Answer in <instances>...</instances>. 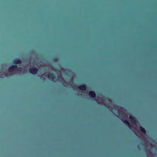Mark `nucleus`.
I'll return each mask as SVG.
<instances>
[{
	"mask_svg": "<svg viewBox=\"0 0 157 157\" xmlns=\"http://www.w3.org/2000/svg\"><path fill=\"white\" fill-rule=\"evenodd\" d=\"M139 128L140 131L144 134L146 133V131L142 127L140 126Z\"/></svg>",
	"mask_w": 157,
	"mask_h": 157,
	"instance_id": "obj_10",
	"label": "nucleus"
},
{
	"mask_svg": "<svg viewBox=\"0 0 157 157\" xmlns=\"http://www.w3.org/2000/svg\"><path fill=\"white\" fill-rule=\"evenodd\" d=\"M48 78L51 80H53L55 78V75L54 74L52 73H49L48 75Z\"/></svg>",
	"mask_w": 157,
	"mask_h": 157,
	"instance_id": "obj_6",
	"label": "nucleus"
},
{
	"mask_svg": "<svg viewBox=\"0 0 157 157\" xmlns=\"http://www.w3.org/2000/svg\"><path fill=\"white\" fill-rule=\"evenodd\" d=\"M29 72L33 75H36L38 72V69L35 67H32L29 70Z\"/></svg>",
	"mask_w": 157,
	"mask_h": 157,
	"instance_id": "obj_3",
	"label": "nucleus"
},
{
	"mask_svg": "<svg viewBox=\"0 0 157 157\" xmlns=\"http://www.w3.org/2000/svg\"><path fill=\"white\" fill-rule=\"evenodd\" d=\"M18 67L16 65H13L9 67L8 71L10 72H12L14 70L18 69Z\"/></svg>",
	"mask_w": 157,
	"mask_h": 157,
	"instance_id": "obj_2",
	"label": "nucleus"
},
{
	"mask_svg": "<svg viewBox=\"0 0 157 157\" xmlns=\"http://www.w3.org/2000/svg\"><path fill=\"white\" fill-rule=\"evenodd\" d=\"M157 64V61L156 60V59H155V67H156V64ZM155 71H156V69H155Z\"/></svg>",
	"mask_w": 157,
	"mask_h": 157,
	"instance_id": "obj_11",
	"label": "nucleus"
},
{
	"mask_svg": "<svg viewBox=\"0 0 157 157\" xmlns=\"http://www.w3.org/2000/svg\"><path fill=\"white\" fill-rule=\"evenodd\" d=\"M156 81L155 80V84H156Z\"/></svg>",
	"mask_w": 157,
	"mask_h": 157,
	"instance_id": "obj_18",
	"label": "nucleus"
},
{
	"mask_svg": "<svg viewBox=\"0 0 157 157\" xmlns=\"http://www.w3.org/2000/svg\"><path fill=\"white\" fill-rule=\"evenodd\" d=\"M124 123V124L127 125L129 128H131L132 126V125L130 124L128 121L127 120H124L122 121Z\"/></svg>",
	"mask_w": 157,
	"mask_h": 157,
	"instance_id": "obj_7",
	"label": "nucleus"
},
{
	"mask_svg": "<svg viewBox=\"0 0 157 157\" xmlns=\"http://www.w3.org/2000/svg\"><path fill=\"white\" fill-rule=\"evenodd\" d=\"M157 8V4H156V2H155V9Z\"/></svg>",
	"mask_w": 157,
	"mask_h": 157,
	"instance_id": "obj_15",
	"label": "nucleus"
},
{
	"mask_svg": "<svg viewBox=\"0 0 157 157\" xmlns=\"http://www.w3.org/2000/svg\"><path fill=\"white\" fill-rule=\"evenodd\" d=\"M89 94L90 97L92 98H94L96 97V93L93 91H90L89 92Z\"/></svg>",
	"mask_w": 157,
	"mask_h": 157,
	"instance_id": "obj_4",
	"label": "nucleus"
},
{
	"mask_svg": "<svg viewBox=\"0 0 157 157\" xmlns=\"http://www.w3.org/2000/svg\"><path fill=\"white\" fill-rule=\"evenodd\" d=\"M157 12L156 11V10H155V27H156V25L157 24L156 22V14L157 13ZM157 31L156 30V29H155V56H156V48H157V40H156V36H157Z\"/></svg>",
	"mask_w": 157,
	"mask_h": 157,
	"instance_id": "obj_1",
	"label": "nucleus"
},
{
	"mask_svg": "<svg viewBox=\"0 0 157 157\" xmlns=\"http://www.w3.org/2000/svg\"><path fill=\"white\" fill-rule=\"evenodd\" d=\"M155 150H157V147H156V145L157 144H156V140H155Z\"/></svg>",
	"mask_w": 157,
	"mask_h": 157,
	"instance_id": "obj_14",
	"label": "nucleus"
},
{
	"mask_svg": "<svg viewBox=\"0 0 157 157\" xmlns=\"http://www.w3.org/2000/svg\"><path fill=\"white\" fill-rule=\"evenodd\" d=\"M53 60L54 61H57L58 60V59L57 58H55L53 59Z\"/></svg>",
	"mask_w": 157,
	"mask_h": 157,
	"instance_id": "obj_12",
	"label": "nucleus"
},
{
	"mask_svg": "<svg viewBox=\"0 0 157 157\" xmlns=\"http://www.w3.org/2000/svg\"><path fill=\"white\" fill-rule=\"evenodd\" d=\"M101 99H102V100L101 101L100 100V101L101 103L103 104L104 103L103 99L102 98Z\"/></svg>",
	"mask_w": 157,
	"mask_h": 157,
	"instance_id": "obj_13",
	"label": "nucleus"
},
{
	"mask_svg": "<svg viewBox=\"0 0 157 157\" xmlns=\"http://www.w3.org/2000/svg\"><path fill=\"white\" fill-rule=\"evenodd\" d=\"M21 61L20 59H15L13 60V63L14 64H18L21 63Z\"/></svg>",
	"mask_w": 157,
	"mask_h": 157,
	"instance_id": "obj_8",
	"label": "nucleus"
},
{
	"mask_svg": "<svg viewBox=\"0 0 157 157\" xmlns=\"http://www.w3.org/2000/svg\"><path fill=\"white\" fill-rule=\"evenodd\" d=\"M129 118L130 120L131 121L132 123L133 124H136V121L135 120V119H134L133 118V117L132 116H130L129 117Z\"/></svg>",
	"mask_w": 157,
	"mask_h": 157,
	"instance_id": "obj_9",
	"label": "nucleus"
},
{
	"mask_svg": "<svg viewBox=\"0 0 157 157\" xmlns=\"http://www.w3.org/2000/svg\"><path fill=\"white\" fill-rule=\"evenodd\" d=\"M78 88L80 90H86V86L85 84H82L78 86Z\"/></svg>",
	"mask_w": 157,
	"mask_h": 157,
	"instance_id": "obj_5",
	"label": "nucleus"
},
{
	"mask_svg": "<svg viewBox=\"0 0 157 157\" xmlns=\"http://www.w3.org/2000/svg\"><path fill=\"white\" fill-rule=\"evenodd\" d=\"M61 80H62L63 81H64V79H63V78L62 77V78H61Z\"/></svg>",
	"mask_w": 157,
	"mask_h": 157,
	"instance_id": "obj_16",
	"label": "nucleus"
},
{
	"mask_svg": "<svg viewBox=\"0 0 157 157\" xmlns=\"http://www.w3.org/2000/svg\"><path fill=\"white\" fill-rule=\"evenodd\" d=\"M156 152L155 151V157H156V154H157L156 153Z\"/></svg>",
	"mask_w": 157,
	"mask_h": 157,
	"instance_id": "obj_17",
	"label": "nucleus"
}]
</instances>
